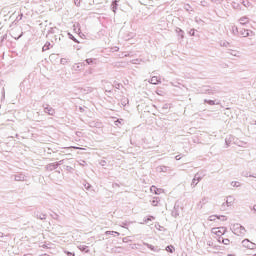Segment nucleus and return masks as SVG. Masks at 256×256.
<instances>
[{
    "label": "nucleus",
    "mask_w": 256,
    "mask_h": 256,
    "mask_svg": "<svg viewBox=\"0 0 256 256\" xmlns=\"http://www.w3.org/2000/svg\"><path fill=\"white\" fill-rule=\"evenodd\" d=\"M212 233L218 237H221V235H225V228H213Z\"/></svg>",
    "instance_id": "nucleus-1"
},
{
    "label": "nucleus",
    "mask_w": 256,
    "mask_h": 256,
    "mask_svg": "<svg viewBox=\"0 0 256 256\" xmlns=\"http://www.w3.org/2000/svg\"><path fill=\"white\" fill-rule=\"evenodd\" d=\"M150 83L152 85H158V83H161V78H159V76H153L151 79H150Z\"/></svg>",
    "instance_id": "nucleus-2"
},
{
    "label": "nucleus",
    "mask_w": 256,
    "mask_h": 256,
    "mask_svg": "<svg viewBox=\"0 0 256 256\" xmlns=\"http://www.w3.org/2000/svg\"><path fill=\"white\" fill-rule=\"evenodd\" d=\"M235 201V198L234 197H228L227 200H226V203L227 205H231L233 202Z\"/></svg>",
    "instance_id": "nucleus-3"
},
{
    "label": "nucleus",
    "mask_w": 256,
    "mask_h": 256,
    "mask_svg": "<svg viewBox=\"0 0 256 256\" xmlns=\"http://www.w3.org/2000/svg\"><path fill=\"white\" fill-rule=\"evenodd\" d=\"M152 205L153 207H157V205H159V199L157 197L153 198Z\"/></svg>",
    "instance_id": "nucleus-4"
},
{
    "label": "nucleus",
    "mask_w": 256,
    "mask_h": 256,
    "mask_svg": "<svg viewBox=\"0 0 256 256\" xmlns=\"http://www.w3.org/2000/svg\"><path fill=\"white\" fill-rule=\"evenodd\" d=\"M166 251H167L168 253H173V251H175V248H174L173 246H167V247H166Z\"/></svg>",
    "instance_id": "nucleus-5"
},
{
    "label": "nucleus",
    "mask_w": 256,
    "mask_h": 256,
    "mask_svg": "<svg viewBox=\"0 0 256 256\" xmlns=\"http://www.w3.org/2000/svg\"><path fill=\"white\" fill-rule=\"evenodd\" d=\"M153 220H155V217L150 216V217H148L146 220H144V222H145V223H149V221H153Z\"/></svg>",
    "instance_id": "nucleus-6"
},
{
    "label": "nucleus",
    "mask_w": 256,
    "mask_h": 256,
    "mask_svg": "<svg viewBox=\"0 0 256 256\" xmlns=\"http://www.w3.org/2000/svg\"><path fill=\"white\" fill-rule=\"evenodd\" d=\"M150 191H151L152 193H157V187L152 186V187L150 188Z\"/></svg>",
    "instance_id": "nucleus-7"
},
{
    "label": "nucleus",
    "mask_w": 256,
    "mask_h": 256,
    "mask_svg": "<svg viewBox=\"0 0 256 256\" xmlns=\"http://www.w3.org/2000/svg\"><path fill=\"white\" fill-rule=\"evenodd\" d=\"M215 219H221L219 216H210V221H215Z\"/></svg>",
    "instance_id": "nucleus-8"
},
{
    "label": "nucleus",
    "mask_w": 256,
    "mask_h": 256,
    "mask_svg": "<svg viewBox=\"0 0 256 256\" xmlns=\"http://www.w3.org/2000/svg\"><path fill=\"white\" fill-rule=\"evenodd\" d=\"M193 183H199V178H197V176H195V178L193 179Z\"/></svg>",
    "instance_id": "nucleus-9"
},
{
    "label": "nucleus",
    "mask_w": 256,
    "mask_h": 256,
    "mask_svg": "<svg viewBox=\"0 0 256 256\" xmlns=\"http://www.w3.org/2000/svg\"><path fill=\"white\" fill-rule=\"evenodd\" d=\"M70 149H83V148H80V147H77V146H72V147H70Z\"/></svg>",
    "instance_id": "nucleus-10"
},
{
    "label": "nucleus",
    "mask_w": 256,
    "mask_h": 256,
    "mask_svg": "<svg viewBox=\"0 0 256 256\" xmlns=\"http://www.w3.org/2000/svg\"><path fill=\"white\" fill-rule=\"evenodd\" d=\"M176 159L179 160V159H181V158H179V156H176Z\"/></svg>",
    "instance_id": "nucleus-11"
},
{
    "label": "nucleus",
    "mask_w": 256,
    "mask_h": 256,
    "mask_svg": "<svg viewBox=\"0 0 256 256\" xmlns=\"http://www.w3.org/2000/svg\"><path fill=\"white\" fill-rule=\"evenodd\" d=\"M222 217V219H225V216H221Z\"/></svg>",
    "instance_id": "nucleus-12"
},
{
    "label": "nucleus",
    "mask_w": 256,
    "mask_h": 256,
    "mask_svg": "<svg viewBox=\"0 0 256 256\" xmlns=\"http://www.w3.org/2000/svg\"><path fill=\"white\" fill-rule=\"evenodd\" d=\"M254 256H256V254Z\"/></svg>",
    "instance_id": "nucleus-13"
}]
</instances>
